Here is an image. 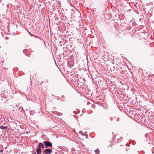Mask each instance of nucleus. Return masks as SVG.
<instances>
[{
  "label": "nucleus",
  "mask_w": 154,
  "mask_h": 154,
  "mask_svg": "<svg viewBox=\"0 0 154 154\" xmlns=\"http://www.w3.org/2000/svg\"><path fill=\"white\" fill-rule=\"evenodd\" d=\"M43 143L45 146V147L47 148L48 147H52V144L49 141H44Z\"/></svg>",
  "instance_id": "obj_1"
},
{
  "label": "nucleus",
  "mask_w": 154,
  "mask_h": 154,
  "mask_svg": "<svg viewBox=\"0 0 154 154\" xmlns=\"http://www.w3.org/2000/svg\"><path fill=\"white\" fill-rule=\"evenodd\" d=\"M74 63L73 61H69L68 63V66L70 68L71 67L74 65Z\"/></svg>",
  "instance_id": "obj_2"
},
{
  "label": "nucleus",
  "mask_w": 154,
  "mask_h": 154,
  "mask_svg": "<svg viewBox=\"0 0 154 154\" xmlns=\"http://www.w3.org/2000/svg\"><path fill=\"white\" fill-rule=\"evenodd\" d=\"M52 152V150L50 149H46L44 150V152L47 153L48 154H50Z\"/></svg>",
  "instance_id": "obj_3"
},
{
  "label": "nucleus",
  "mask_w": 154,
  "mask_h": 154,
  "mask_svg": "<svg viewBox=\"0 0 154 154\" xmlns=\"http://www.w3.org/2000/svg\"><path fill=\"white\" fill-rule=\"evenodd\" d=\"M38 147H39V148H40V149H41V148H42L43 149H44L45 148V147H44L43 144L42 143H39Z\"/></svg>",
  "instance_id": "obj_4"
},
{
  "label": "nucleus",
  "mask_w": 154,
  "mask_h": 154,
  "mask_svg": "<svg viewBox=\"0 0 154 154\" xmlns=\"http://www.w3.org/2000/svg\"><path fill=\"white\" fill-rule=\"evenodd\" d=\"M0 128L1 129H5V130H8L9 128L7 126H4L2 125L0 126Z\"/></svg>",
  "instance_id": "obj_5"
},
{
  "label": "nucleus",
  "mask_w": 154,
  "mask_h": 154,
  "mask_svg": "<svg viewBox=\"0 0 154 154\" xmlns=\"http://www.w3.org/2000/svg\"><path fill=\"white\" fill-rule=\"evenodd\" d=\"M36 152L37 154H40L41 152V149L40 148H37L36 149Z\"/></svg>",
  "instance_id": "obj_6"
},
{
  "label": "nucleus",
  "mask_w": 154,
  "mask_h": 154,
  "mask_svg": "<svg viewBox=\"0 0 154 154\" xmlns=\"http://www.w3.org/2000/svg\"><path fill=\"white\" fill-rule=\"evenodd\" d=\"M94 152H95L97 154H99V152H100L99 150L98 149H97L95 150L94 151Z\"/></svg>",
  "instance_id": "obj_7"
},
{
  "label": "nucleus",
  "mask_w": 154,
  "mask_h": 154,
  "mask_svg": "<svg viewBox=\"0 0 154 154\" xmlns=\"http://www.w3.org/2000/svg\"><path fill=\"white\" fill-rule=\"evenodd\" d=\"M82 136H86V138H88V135L87 134H84V133H82Z\"/></svg>",
  "instance_id": "obj_8"
},
{
  "label": "nucleus",
  "mask_w": 154,
  "mask_h": 154,
  "mask_svg": "<svg viewBox=\"0 0 154 154\" xmlns=\"http://www.w3.org/2000/svg\"><path fill=\"white\" fill-rule=\"evenodd\" d=\"M1 97L3 96L4 95V94L3 93H2L1 94Z\"/></svg>",
  "instance_id": "obj_9"
},
{
  "label": "nucleus",
  "mask_w": 154,
  "mask_h": 154,
  "mask_svg": "<svg viewBox=\"0 0 154 154\" xmlns=\"http://www.w3.org/2000/svg\"><path fill=\"white\" fill-rule=\"evenodd\" d=\"M79 133H81L82 135V133H83L82 132V131H79Z\"/></svg>",
  "instance_id": "obj_10"
},
{
  "label": "nucleus",
  "mask_w": 154,
  "mask_h": 154,
  "mask_svg": "<svg viewBox=\"0 0 154 154\" xmlns=\"http://www.w3.org/2000/svg\"><path fill=\"white\" fill-rule=\"evenodd\" d=\"M3 152V151L2 150H0V152Z\"/></svg>",
  "instance_id": "obj_11"
},
{
  "label": "nucleus",
  "mask_w": 154,
  "mask_h": 154,
  "mask_svg": "<svg viewBox=\"0 0 154 154\" xmlns=\"http://www.w3.org/2000/svg\"><path fill=\"white\" fill-rule=\"evenodd\" d=\"M48 153H45V152H44L43 153V154H47Z\"/></svg>",
  "instance_id": "obj_12"
},
{
  "label": "nucleus",
  "mask_w": 154,
  "mask_h": 154,
  "mask_svg": "<svg viewBox=\"0 0 154 154\" xmlns=\"http://www.w3.org/2000/svg\"><path fill=\"white\" fill-rule=\"evenodd\" d=\"M32 154H36V153L35 152H32Z\"/></svg>",
  "instance_id": "obj_13"
},
{
  "label": "nucleus",
  "mask_w": 154,
  "mask_h": 154,
  "mask_svg": "<svg viewBox=\"0 0 154 154\" xmlns=\"http://www.w3.org/2000/svg\"><path fill=\"white\" fill-rule=\"evenodd\" d=\"M26 50V49H25L23 51V53H24L25 51V50Z\"/></svg>",
  "instance_id": "obj_14"
},
{
  "label": "nucleus",
  "mask_w": 154,
  "mask_h": 154,
  "mask_svg": "<svg viewBox=\"0 0 154 154\" xmlns=\"http://www.w3.org/2000/svg\"><path fill=\"white\" fill-rule=\"evenodd\" d=\"M15 123L16 125H17V122H15Z\"/></svg>",
  "instance_id": "obj_15"
},
{
  "label": "nucleus",
  "mask_w": 154,
  "mask_h": 154,
  "mask_svg": "<svg viewBox=\"0 0 154 154\" xmlns=\"http://www.w3.org/2000/svg\"><path fill=\"white\" fill-rule=\"evenodd\" d=\"M15 123L16 125H17V122H15Z\"/></svg>",
  "instance_id": "obj_16"
},
{
  "label": "nucleus",
  "mask_w": 154,
  "mask_h": 154,
  "mask_svg": "<svg viewBox=\"0 0 154 154\" xmlns=\"http://www.w3.org/2000/svg\"><path fill=\"white\" fill-rule=\"evenodd\" d=\"M120 139H122V137H120Z\"/></svg>",
  "instance_id": "obj_17"
},
{
  "label": "nucleus",
  "mask_w": 154,
  "mask_h": 154,
  "mask_svg": "<svg viewBox=\"0 0 154 154\" xmlns=\"http://www.w3.org/2000/svg\"><path fill=\"white\" fill-rule=\"evenodd\" d=\"M1 48V47L0 46V48Z\"/></svg>",
  "instance_id": "obj_18"
}]
</instances>
